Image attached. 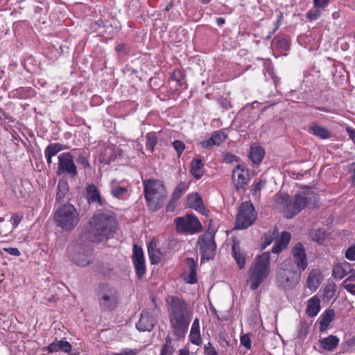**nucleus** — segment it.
Listing matches in <instances>:
<instances>
[{
	"instance_id": "f257e3e1",
	"label": "nucleus",
	"mask_w": 355,
	"mask_h": 355,
	"mask_svg": "<svg viewBox=\"0 0 355 355\" xmlns=\"http://www.w3.org/2000/svg\"><path fill=\"white\" fill-rule=\"evenodd\" d=\"M116 224L115 215L111 210L96 214L88 223L83 237L93 243L107 240L113 236Z\"/></svg>"
},
{
	"instance_id": "f03ea898",
	"label": "nucleus",
	"mask_w": 355,
	"mask_h": 355,
	"mask_svg": "<svg viewBox=\"0 0 355 355\" xmlns=\"http://www.w3.org/2000/svg\"><path fill=\"white\" fill-rule=\"evenodd\" d=\"M168 311L174 335L179 339L184 338L188 331L192 314L189 304L182 298L172 296Z\"/></svg>"
},
{
	"instance_id": "7ed1b4c3",
	"label": "nucleus",
	"mask_w": 355,
	"mask_h": 355,
	"mask_svg": "<svg viewBox=\"0 0 355 355\" xmlns=\"http://www.w3.org/2000/svg\"><path fill=\"white\" fill-rule=\"evenodd\" d=\"M302 272L295 268L292 259H285L276 271L277 286L284 291L294 289L300 282Z\"/></svg>"
},
{
	"instance_id": "20e7f679",
	"label": "nucleus",
	"mask_w": 355,
	"mask_h": 355,
	"mask_svg": "<svg viewBox=\"0 0 355 355\" xmlns=\"http://www.w3.org/2000/svg\"><path fill=\"white\" fill-rule=\"evenodd\" d=\"M144 194L149 209L156 211L163 207L167 191L161 180L148 179L144 181Z\"/></svg>"
},
{
	"instance_id": "39448f33",
	"label": "nucleus",
	"mask_w": 355,
	"mask_h": 355,
	"mask_svg": "<svg viewBox=\"0 0 355 355\" xmlns=\"http://www.w3.org/2000/svg\"><path fill=\"white\" fill-rule=\"evenodd\" d=\"M53 219L56 225L62 230L71 231L79 222V214L73 205L67 202L58 207Z\"/></svg>"
},
{
	"instance_id": "423d86ee",
	"label": "nucleus",
	"mask_w": 355,
	"mask_h": 355,
	"mask_svg": "<svg viewBox=\"0 0 355 355\" xmlns=\"http://www.w3.org/2000/svg\"><path fill=\"white\" fill-rule=\"evenodd\" d=\"M270 254L268 252L262 253L255 260V262L249 269L250 287L251 290H256L263 282L268 275L270 265Z\"/></svg>"
},
{
	"instance_id": "0eeeda50",
	"label": "nucleus",
	"mask_w": 355,
	"mask_h": 355,
	"mask_svg": "<svg viewBox=\"0 0 355 355\" xmlns=\"http://www.w3.org/2000/svg\"><path fill=\"white\" fill-rule=\"evenodd\" d=\"M318 195L309 190L297 193L294 199H291L288 218H293L306 206L311 208L315 207L318 203Z\"/></svg>"
},
{
	"instance_id": "6e6552de",
	"label": "nucleus",
	"mask_w": 355,
	"mask_h": 355,
	"mask_svg": "<svg viewBox=\"0 0 355 355\" xmlns=\"http://www.w3.org/2000/svg\"><path fill=\"white\" fill-rule=\"evenodd\" d=\"M98 300L99 306L103 311H112L117 306V291L107 284H100L98 286Z\"/></svg>"
},
{
	"instance_id": "1a4fd4ad",
	"label": "nucleus",
	"mask_w": 355,
	"mask_h": 355,
	"mask_svg": "<svg viewBox=\"0 0 355 355\" xmlns=\"http://www.w3.org/2000/svg\"><path fill=\"white\" fill-rule=\"evenodd\" d=\"M214 236V231H211L210 229H208L198 240L202 262L205 260L213 259L214 257L216 250Z\"/></svg>"
},
{
	"instance_id": "9d476101",
	"label": "nucleus",
	"mask_w": 355,
	"mask_h": 355,
	"mask_svg": "<svg viewBox=\"0 0 355 355\" xmlns=\"http://www.w3.org/2000/svg\"><path fill=\"white\" fill-rule=\"evenodd\" d=\"M257 218V213L250 201L241 203L239 213L236 216V227L237 229H246L252 225Z\"/></svg>"
},
{
	"instance_id": "9b49d317",
	"label": "nucleus",
	"mask_w": 355,
	"mask_h": 355,
	"mask_svg": "<svg viewBox=\"0 0 355 355\" xmlns=\"http://www.w3.org/2000/svg\"><path fill=\"white\" fill-rule=\"evenodd\" d=\"M58 169L56 175H68L71 178H75L78 175L76 165L73 160V155L69 153H62L58 157Z\"/></svg>"
},
{
	"instance_id": "f8f14e48",
	"label": "nucleus",
	"mask_w": 355,
	"mask_h": 355,
	"mask_svg": "<svg viewBox=\"0 0 355 355\" xmlns=\"http://www.w3.org/2000/svg\"><path fill=\"white\" fill-rule=\"evenodd\" d=\"M178 232L184 234H195L202 230V225L198 218L193 214H187L184 217H178L175 219Z\"/></svg>"
},
{
	"instance_id": "ddd939ff",
	"label": "nucleus",
	"mask_w": 355,
	"mask_h": 355,
	"mask_svg": "<svg viewBox=\"0 0 355 355\" xmlns=\"http://www.w3.org/2000/svg\"><path fill=\"white\" fill-rule=\"evenodd\" d=\"M71 261L79 266H86L94 259L93 250L90 246L78 245L73 250H69Z\"/></svg>"
},
{
	"instance_id": "4468645a",
	"label": "nucleus",
	"mask_w": 355,
	"mask_h": 355,
	"mask_svg": "<svg viewBox=\"0 0 355 355\" xmlns=\"http://www.w3.org/2000/svg\"><path fill=\"white\" fill-rule=\"evenodd\" d=\"M232 180L237 190L243 189L250 180L248 169L244 165L238 164L232 171Z\"/></svg>"
},
{
	"instance_id": "2eb2a0df",
	"label": "nucleus",
	"mask_w": 355,
	"mask_h": 355,
	"mask_svg": "<svg viewBox=\"0 0 355 355\" xmlns=\"http://www.w3.org/2000/svg\"><path fill=\"white\" fill-rule=\"evenodd\" d=\"M292 255L294 259L292 261L295 268L300 271H304L308 266V262L305 248L300 242L297 243L293 248Z\"/></svg>"
},
{
	"instance_id": "dca6fc26",
	"label": "nucleus",
	"mask_w": 355,
	"mask_h": 355,
	"mask_svg": "<svg viewBox=\"0 0 355 355\" xmlns=\"http://www.w3.org/2000/svg\"><path fill=\"white\" fill-rule=\"evenodd\" d=\"M157 322L156 319L147 310H144L136 327L141 332L151 331Z\"/></svg>"
},
{
	"instance_id": "f3484780",
	"label": "nucleus",
	"mask_w": 355,
	"mask_h": 355,
	"mask_svg": "<svg viewBox=\"0 0 355 355\" xmlns=\"http://www.w3.org/2000/svg\"><path fill=\"white\" fill-rule=\"evenodd\" d=\"M187 202L189 208L194 209L202 215H207L209 211L204 206L202 199L198 193H193L189 195L187 197Z\"/></svg>"
},
{
	"instance_id": "a211bd4d",
	"label": "nucleus",
	"mask_w": 355,
	"mask_h": 355,
	"mask_svg": "<svg viewBox=\"0 0 355 355\" xmlns=\"http://www.w3.org/2000/svg\"><path fill=\"white\" fill-rule=\"evenodd\" d=\"M86 198L89 204L96 203L101 206L105 205V200L101 198L99 190L94 184L87 186Z\"/></svg>"
},
{
	"instance_id": "6ab92c4d",
	"label": "nucleus",
	"mask_w": 355,
	"mask_h": 355,
	"mask_svg": "<svg viewBox=\"0 0 355 355\" xmlns=\"http://www.w3.org/2000/svg\"><path fill=\"white\" fill-rule=\"evenodd\" d=\"M291 198L286 193L279 192L275 195V202L279 208L282 210L285 216L288 218L289 209L291 206Z\"/></svg>"
},
{
	"instance_id": "aec40b11",
	"label": "nucleus",
	"mask_w": 355,
	"mask_h": 355,
	"mask_svg": "<svg viewBox=\"0 0 355 355\" xmlns=\"http://www.w3.org/2000/svg\"><path fill=\"white\" fill-rule=\"evenodd\" d=\"M319 347L327 352H334L338 346L340 339L336 336L329 335L318 340Z\"/></svg>"
},
{
	"instance_id": "412c9836",
	"label": "nucleus",
	"mask_w": 355,
	"mask_h": 355,
	"mask_svg": "<svg viewBox=\"0 0 355 355\" xmlns=\"http://www.w3.org/2000/svg\"><path fill=\"white\" fill-rule=\"evenodd\" d=\"M355 270L352 268V265L348 262L344 261L339 263L334 266L332 271V275L335 278L339 279H343L348 273H354Z\"/></svg>"
},
{
	"instance_id": "4be33fe9",
	"label": "nucleus",
	"mask_w": 355,
	"mask_h": 355,
	"mask_svg": "<svg viewBox=\"0 0 355 355\" xmlns=\"http://www.w3.org/2000/svg\"><path fill=\"white\" fill-rule=\"evenodd\" d=\"M72 349L71 345L65 339H62L60 340H58L56 338L54 342L51 343L47 347V350L49 353H54L59 351L69 353L71 352Z\"/></svg>"
},
{
	"instance_id": "5701e85b",
	"label": "nucleus",
	"mask_w": 355,
	"mask_h": 355,
	"mask_svg": "<svg viewBox=\"0 0 355 355\" xmlns=\"http://www.w3.org/2000/svg\"><path fill=\"white\" fill-rule=\"evenodd\" d=\"M322 280V277L320 271L318 269H313L309 272L306 279L307 287L313 291H316Z\"/></svg>"
},
{
	"instance_id": "b1692460",
	"label": "nucleus",
	"mask_w": 355,
	"mask_h": 355,
	"mask_svg": "<svg viewBox=\"0 0 355 355\" xmlns=\"http://www.w3.org/2000/svg\"><path fill=\"white\" fill-rule=\"evenodd\" d=\"M226 136L220 131H215L212 136L206 140H203L200 142V145L202 148H210L213 146H219L225 140Z\"/></svg>"
},
{
	"instance_id": "393cba45",
	"label": "nucleus",
	"mask_w": 355,
	"mask_h": 355,
	"mask_svg": "<svg viewBox=\"0 0 355 355\" xmlns=\"http://www.w3.org/2000/svg\"><path fill=\"white\" fill-rule=\"evenodd\" d=\"M335 317V312L334 309H329L326 310L320 317L319 329L321 332L325 331L329 324L333 321Z\"/></svg>"
},
{
	"instance_id": "a878e982",
	"label": "nucleus",
	"mask_w": 355,
	"mask_h": 355,
	"mask_svg": "<svg viewBox=\"0 0 355 355\" xmlns=\"http://www.w3.org/2000/svg\"><path fill=\"white\" fill-rule=\"evenodd\" d=\"M69 190V186L68 182L65 179H60L57 186L55 202H62Z\"/></svg>"
},
{
	"instance_id": "bb28decb",
	"label": "nucleus",
	"mask_w": 355,
	"mask_h": 355,
	"mask_svg": "<svg viewBox=\"0 0 355 355\" xmlns=\"http://www.w3.org/2000/svg\"><path fill=\"white\" fill-rule=\"evenodd\" d=\"M320 310V300L317 296L311 297L307 302L306 310V314L309 317H315Z\"/></svg>"
},
{
	"instance_id": "cd10ccee",
	"label": "nucleus",
	"mask_w": 355,
	"mask_h": 355,
	"mask_svg": "<svg viewBox=\"0 0 355 355\" xmlns=\"http://www.w3.org/2000/svg\"><path fill=\"white\" fill-rule=\"evenodd\" d=\"M309 130L313 135L321 139H329L331 137L329 130L316 123H312L309 126Z\"/></svg>"
},
{
	"instance_id": "c85d7f7f",
	"label": "nucleus",
	"mask_w": 355,
	"mask_h": 355,
	"mask_svg": "<svg viewBox=\"0 0 355 355\" xmlns=\"http://www.w3.org/2000/svg\"><path fill=\"white\" fill-rule=\"evenodd\" d=\"M204 163L200 159L195 158L191 162L190 173L197 180L200 179L203 173Z\"/></svg>"
},
{
	"instance_id": "c756f323",
	"label": "nucleus",
	"mask_w": 355,
	"mask_h": 355,
	"mask_svg": "<svg viewBox=\"0 0 355 355\" xmlns=\"http://www.w3.org/2000/svg\"><path fill=\"white\" fill-rule=\"evenodd\" d=\"M189 339L191 343L196 345L201 344V337L200 333V325L199 320L198 318L193 321L189 335Z\"/></svg>"
},
{
	"instance_id": "7c9ffc66",
	"label": "nucleus",
	"mask_w": 355,
	"mask_h": 355,
	"mask_svg": "<svg viewBox=\"0 0 355 355\" xmlns=\"http://www.w3.org/2000/svg\"><path fill=\"white\" fill-rule=\"evenodd\" d=\"M187 263L189 268L190 272L188 275L187 282L189 284H193L197 282L196 262L193 258H187Z\"/></svg>"
},
{
	"instance_id": "2f4dec72",
	"label": "nucleus",
	"mask_w": 355,
	"mask_h": 355,
	"mask_svg": "<svg viewBox=\"0 0 355 355\" xmlns=\"http://www.w3.org/2000/svg\"><path fill=\"white\" fill-rule=\"evenodd\" d=\"M232 254L240 269L244 268L245 264V257L239 250V245L234 242L232 246Z\"/></svg>"
},
{
	"instance_id": "473e14b6",
	"label": "nucleus",
	"mask_w": 355,
	"mask_h": 355,
	"mask_svg": "<svg viewBox=\"0 0 355 355\" xmlns=\"http://www.w3.org/2000/svg\"><path fill=\"white\" fill-rule=\"evenodd\" d=\"M69 149V147L66 145L61 144L60 143H53L48 145L44 150V155H49L51 157H54L59 152Z\"/></svg>"
},
{
	"instance_id": "72a5a7b5",
	"label": "nucleus",
	"mask_w": 355,
	"mask_h": 355,
	"mask_svg": "<svg viewBox=\"0 0 355 355\" xmlns=\"http://www.w3.org/2000/svg\"><path fill=\"white\" fill-rule=\"evenodd\" d=\"M264 154V150L261 146L251 148L250 158L254 164H259L262 161Z\"/></svg>"
},
{
	"instance_id": "f704fd0d",
	"label": "nucleus",
	"mask_w": 355,
	"mask_h": 355,
	"mask_svg": "<svg viewBox=\"0 0 355 355\" xmlns=\"http://www.w3.org/2000/svg\"><path fill=\"white\" fill-rule=\"evenodd\" d=\"M173 339L168 335L165 338V343L162 345L160 355H173L175 347L173 345Z\"/></svg>"
},
{
	"instance_id": "c9c22d12",
	"label": "nucleus",
	"mask_w": 355,
	"mask_h": 355,
	"mask_svg": "<svg viewBox=\"0 0 355 355\" xmlns=\"http://www.w3.org/2000/svg\"><path fill=\"white\" fill-rule=\"evenodd\" d=\"M309 234L312 240L318 243H322L324 241L325 231L323 229L313 230L310 232Z\"/></svg>"
},
{
	"instance_id": "e433bc0d",
	"label": "nucleus",
	"mask_w": 355,
	"mask_h": 355,
	"mask_svg": "<svg viewBox=\"0 0 355 355\" xmlns=\"http://www.w3.org/2000/svg\"><path fill=\"white\" fill-rule=\"evenodd\" d=\"M310 325L309 323L302 321L297 329V338L304 340L309 332Z\"/></svg>"
},
{
	"instance_id": "4c0bfd02",
	"label": "nucleus",
	"mask_w": 355,
	"mask_h": 355,
	"mask_svg": "<svg viewBox=\"0 0 355 355\" xmlns=\"http://www.w3.org/2000/svg\"><path fill=\"white\" fill-rule=\"evenodd\" d=\"M133 264L135 268L136 274L138 279H141L144 277L146 272V268L144 260L133 261Z\"/></svg>"
},
{
	"instance_id": "58836bf2",
	"label": "nucleus",
	"mask_w": 355,
	"mask_h": 355,
	"mask_svg": "<svg viewBox=\"0 0 355 355\" xmlns=\"http://www.w3.org/2000/svg\"><path fill=\"white\" fill-rule=\"evenodd\" d=\"M148 252L149 259L152 264H157L161 261V252L159 250H155L153 248L148 247Z\"/></svg>"
},
{
	"instance_id": "ea45409f",
	"label": "nucleus",
	"mask_w": 355,
	"mask_h": 355,
	"mask_svg": "<svg viewBox=\"0 0 355 355\" xmlns=\"http://www.w3.org/2000/svg\"><path fill=\"white\" fill-rule=\"evenodd\" d=\"M76 160L78 163L81 164L84 168H89L91 167L89 162L88 161L87 153L85 150H79Z\"/></svg>"
},
{
	"instance_id": "a19ab883",
	"label": "nucleus",
	"mask_w": 355,
	"mask_h": 355,
	"mask_svg": "<svg viewBox=\"0 0 355 355\" xmlns=\"http://www.w3.org/2000/svg\"><path fill=\"white\" fill-rule=\"evenodd\" d=\"M146 147L150 150L151 152L154 151V148L157 143V138L156 133L154 132H149L146 135Z\"/></svg>"
},
{
	"instance_id": "79ce46f5",
	"label": "nucleus",
	"mask_w": 355,
	"mask_h": 355,
	"mask_svg": "<svg viewBox=\"0 0 355 355\" xmlns=\"http://www.w3.org/2000/svg\"><path fill=\"white\" fill-rule=\"evenodd\" d=\"M277 236V228L275 227L272 232H269L266 234L263 238V243L261 245V248L264 249L268 245H269L274 239H275Z\"/></svg>"
},
{
	"instance_id": "37998d69",
	"label": "nucleus",
	"mask_w": 355,
	"mask_h": 355,
	"mask_svg": "<svg viewBox=\"0 0 355 355\" xmlns=\"http://www.w3.org/2000/svg\"><path fill=\"white\" fill-rule=\"evenodd\" d=\"M170 78L171 80L177 83L178 87H182L183 85L182 80L184 78V74L182 71L175 69L171 73Z\"/></svg>"
},
{
	"instance_id": "c03bdc74",
	"label": "nucleus",
	"mask_w": 355,
	"mask_h": 355,
	"mask_svg": "<svg viewBox=\"0 0 355 355\" xmlns=\"http://www.w3.org/2000/svg\"><path fill=\"white\" fill-rule=\"evenodd\" d=\"M128 189L121 186H113L111 189V194L119 199H121L127 193Z\"/></svg>"
},
{
	"instance_id": "a18cd8bd",
	"label": "nucleus",
	"mask_w": 355,
	"mask_h": 355,
	"mask_svg": "<svg viewBox=\"0 0 355 355\" xmlns=\"http://www.w3.org/2000/svg\"><path fill=\"white\" fill-rule=\"evenodd\" d=\"M17 94L21 98H28L35 95V91L31 87L19 88L17 89Z\"/></svg>"
},
{
	"instance_id": "49530a36",
	"label": "nucleus",
	"mask_w": 355,
	"mask_h": 355,
	"mask_svg": "<svg viewBox=\"0 0 355 355\" xmlns=\"http://www.w3.org/2000/svg\"><path fill=\"white\" fill-rule=\"evenodd\" d=\"M275 40H276V42H275L276 46L278 49H282L284 51L289 49L291 43L288 39H286L285 37H278L275 39Z\"/></svg>"
},
{
	"instance_id": "de8ad7c7",
	"label": "nucleus",
	"mask_w": 355,
	"mask_h": 355,
	"mask_svg": "<svg viewBox=\"0 0 355 355\" xmlns=\"http://www.w3.org/2000/svg\"><path fill=\"white\" fill-rule=\"evenodd\" d=\"M139 260H144L143 250L140 246L135 244L133 246L132 261Z\"/></svg>"
},
{
	"instance_id": "09e8293b",
	"label": "nucleus",
	"mask_w": 355,
	"mask_h": 355,
	"mask_svg": "<svg viewBox=\"0 0 355 355\" xmlns=\"http://www.w3.org/2000/svg\"><path fill=\"white\" fill-rule=\"evenodd\" d=\"M115 51L117 52L119 56H124L129 53L130 46L126 43H121L116 46Z\"/></svg>"
},
{
	"instance_id": "8fccbe9b",
	"label": "nucleus",
	"mask_w": 355,
	"mask_h": 355,
	"mask_svg": "<svg viewBox=\"0 0 355 355\" xmlns=\"http://www.w3.org/2000/svg\"><path fill=\"white\" fill-rule=\"evenodd\" d=\"M185 190V184L181 182L173 191L172 197L173 199L179 200Z\"/></svg>"
},
{
	"instance_id": "3c124183",
	"label": "nucleus",
	"mask_w": 355,
	"mask_h": 355,
	"mask_svg": "<svg viewBox=\"0 0 355 355\" xmlns=\"http://www.w3.org/2000/svg\"><path fill=\"white\" fill-rule=\"evenodd\" d=\"M336 284H328L324 290V296L328 299H331L335 294L336 292Z\"/></svg>"
},
{
	"instance_id": "603ef678",
	"label": "nucleus",
	"mask_w": 355,
	"mask_h": 355,
	"mask_svg": "<svg viewBox=\"0 0 355 355\" xmlns=\"http://www.w3.org/2000/svg\"><path fill=\"white\" fill-rule=\"evenodd\" d=\"M306 18L310 21L316 20L321 15V12L318 10V8L314 7L313 9L310 10L306 13Z\"/></svg>"
},
{
	"instance_id": "864d4df0",
	"label": "nucleus",
	"mask_w": 355,
	"mask_h": 355,
	"mask_svg": "<svg viewBox=\"0 0 355 355\" xmlns=\"http://www.w3.org/2000/svg\"><path fill=\"white\" fill-rule=\"evenodd\" d=\"M173 146L176 150L178 157H180L182 155V152L185 149V144L182 141L180 140H175L173 142Z\"/></svg>"
},
{
	"instance_id": "5fc2aeb1",
	"label": "nucleus",
	"mask_w": 355,
	"mask_h": 355,
	"mask_svg": "<svg viewBox=\"0 0 355 355\" xmlns=\"http://www.w3.org/2000/svg\"><path fill=\"white\" fill-rule=\"evenodd\" d=\"M291 239V234L288 232H283L280 236V238L277 240L284 246L287 247Z\"/></svg>"
},
{
	"instance_id": "6e6d98bb",
	"label": "nucleus",
	"mask_w": 355,
	"mask_h": 355,
	"mask_svg": "<svg viewBox=\"0 0 355 355\" xmlns=\"http://www.w3.org/2000/svg\"><path fill=\"white\" fill-rule=\"evenodd\" d=\"M204 354L205 355H218L215 347H214L210 342L205 344L204 346Z\"/></svg>"
},
{
	"instance_id": "4d7b16f0",
	"label": "nucleus",
	"mask_w": 355,
	"mask_h": 355,
	"mask_svg": "<svg viewBox=\"0 0 355 355\" xmlns=\"http://www.w3.org/2000/svg\"><path fill=\"white\" fill-rule=\"evenodd\" d=\"M139 351L137 349L125 348L119 353H114L112 355H138Z\"/></svg>"
},
{
	"instance_id": "13d9d810",
	"label": "nucleus",
	"mask_w": 355,
	"mask_h": 355,
	"mask_svg": "<svg viewBox=\"0 0 355 355\" xmlns=\"http://www.w3.org/2000/svg\"><path fill=\"white\" fill-rule=\"evenodd\" d=\"M241 344L246 347L248 349L251 348V339L249 334H244L241 336Z\"/></svg>"
},
{
	"instance_id": "bf43d9fd",
	"label": "nucleus",
	"mask_w": 355,
	"mask_h": 355,
	"mask_svg": "<svg viewBox=\"0 0 355 355\" xmlns=\"http://www.w3.org/2000/svg\"><path fill=\"white\" fill-rule=\"evenodd\" d=\"M345 257L349 261L355 260V245L349 246L345 251Z\"/></svg>"
},
{
	"instance_id": "052dcab7",
	"label": "nucleus",
	"mask_w": 355,
	"mask_h": 355,
	"mask_svg": "<svg viewBox=\"0 0 355 355\" xmlns=\"http://www.w3.org/2000/svg\"><path fill=\"white\" fill-rule=\"evenodd\" d=\"M23 218L22 215L14 214L11 217L12 228H16Z\"/></svg>"
},
{
	"instance_id": "680f3d73",
	"label": "nucleus",
	"mask_w": 355,
	"mask_h": 355,
	"mask_svg": "<svg viewBox=\"0 0 355 355\" xmlns=\"http://www.w3.org/2000/svg\"><path fill=\"white\" fill-rule=\"evenodd\" d=\"M238 160L239 157L230 153H227L224 155V162L226 163H232L234 162H238Z\"/></svg>"
},
{
	"instance_id": "e2e57ef3",
	"label": "nucleus",
	"mask_w": 355,
	"mask_h": 355,
	"mask_svg": "<svg viewBox=\"0 0 355 355\" xmlns=\"http://www.w3.org/2000/svg\"><path fill=\"white\" fill-rule=\"evenodd\" d=\"M286 248V247L284 246L282 243H281L279 241H277L272 248V252L275 254H279Z\"/></svg>"
},
{
	"instance_id": "0e129e2a",
	"label": "nucleus",
	"mask_w": 355,
	"mask_h": 355,
	"mask_svg": "<svg viewBox=\"0 0 355 355\" xmlns=\"http://www.w3.org/2000/svg\"><path fill=\"white\" fill-rule=\"evenodd\" d=\"M329 2V0H313V6L315 8H324Z\"/></svg>"
},
{
	"instance_id": "69168bd1",
	"label": "nucleus",
	"mask_w": 355,
	"mask_h": 355,
	"mask_svg": "<svg viewBox=\"0 0 355 355\" xmlns=\"http://www.w3.org/2000/svg\"><path fill=\"white\" fill-rule=\"evenodd\" d=\"M348 280L347 279L343 282V287L346 289L349 293L355 295V284H346Z\"/></svg>"
},
{
	"instance_id": "338daca9",
	"label": "nucleus",
	"mask_w": 355,
	"mask_h": 355,
	"mask_svg": "<svg viewBox=\"0 0 355 355\" xmlns=\"http://www.w3.org/2000/svg\"><path fill=\"white\" fill-rule=\"evenodd\" d=\"M3 250L12 256L19 257L21 255V252L17 248H4Z\"/></svg>"
},
{
	"instance_id": "774afa93",
	"label": "nucleus",
	"mask_w": 355,
	"mask_h": 355,
	"mask_svg": "<svg viewBox=\"0 0 355 355\" xmlns=\"http://www.w3.org/2000/svg\"><path fill=\"white\" fill-rule=\"evenodd\" d=\"M266 183V180H259V182H254L253 188L254 193H256L257 192L260 191Z\"/></svg>"
}]
</instances>
